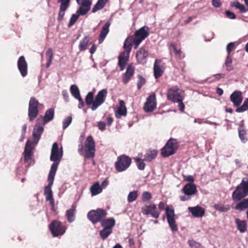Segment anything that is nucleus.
Wrapping results in <instances>:
<instances>
[{
  "mask_svg": "<svg viewBox=\"0 0 248 248\" xmlns=\"http://www.w3.org/2000/svg\"><path fill=\"white\" fill-rule=\"evenodd\" d=\"M54 117V109L52 108L47 109L45 114L43 118V125L52 121Z\"/></svg>",
  "mask_w": 248,
  "mask_h": 248,
  "instance_id": "28",
  "label": "nucleus"
},
{
  "mask_svg": "<svg viewBox=\"0 0 248 248\" xmlns=\"http://www.w3.org/2000/svg\"><path fill=\"white\" fill-rule=\"evenodd\" d=\"M93 93L92 92H89L85 97V103L87 105H93Z\"/></svg>",
  "mask_w": 248,
  "mask_h": 248,
  "instance_id": "39",
  "label": "nucleus"
},
{
  "mask_svg": "<svg viewBox=\"0 0 248 248\" xmlns=\"http://www.w3.org/2000/svg\"><path fill=\"white\" fill-rule=\"evenodd\" d=\"M149 34V28L143 26L135 31L134 37L131 36L126 39L124 44V51L122 52L118 57V64L120 71H123L127 64L132 46L134 45V48L136 49Z\"/></svg>",
  "mask_w": 248,
  "mask_h": 248,
  "instance_id": "1",
  "label": "nucleus"
},
{
  "mask_svg": "<svg viewBox=\"0 0 248 248\" xmlns=\"http://www.w3.org/2000/svg\"><path fill=\"white\" fill-rule=\"evenodd\" d=\"M239 186H248V178L243 179Z\"/></svg>",
  "mask_w": 248,
  "mask_h": 248,
  "instance_id": "60",
  "label": "nucleus"
},
{
  "mask_svg": "<svg viewBox=\"0 0 248 248\" xmlns=\"http://www.w3.org/2000/svg\"><path fill=\"white\" fill-rule=\"evenodd\" d=\"M110 26V22L108 21L103 27L100 33L99 36L98 41L99 44H101L106 37L107 34L109 32V28Z\"/></svg>",
  "mask_w": 248,
  "mask_h": 248,
  "instance_id": "23",
  "label": "nucleus"
},
{
  "mask_svg": "<svg viewBox=\"0 0 248 248\" xmlns=\"http://www.w3.org/2000/svg\"><path fill=\"white\" fill-rule=\"evenodd\" d=\"M248 109V98L246 99L243 105L236 108V111L238 113L243 112Z\"/></svg>",
  "mask_w": 248,
  "mask_h": 248,
  "instance_id": "40",
  "label": "nucleus"
},
{
  "mask_svg": "<svg viewBox=\"0 0 248 248\" xmlns=\"http://www.w3.org/2000/svg\"><path fill=\"white\" fill-rule=\"evenodd\" d=\"M197 187H184L183 191L187 195H193L197 192Z\"/></svg>",
  "mask_w": 248,
  "mask_h": 248,
  "instance_id": "38",
  "label": "nucleus"
},
{
  "mask_svg": "<svg viewBox=\"0 0 248 248\" xmlns=\"http://www.w3.org/2000/svg\"><path fill=\"white\" fill-rule=\"evenodd\" d=\"M188 210L195 217H201L205 214V210L198 205L195 207H189L188 208Z\"/></svg>",
  "mask_w": 248,
  "mask_h": 248,
  "instance_id": "21",
  "label": "nucleus"
},
{
  "mask_svg": "<svg viewBox=\"0 0 248 248\" xmlns=\"http://www.w3.org/2000/svg\"><path fill=\"white\" fill-rule=\"evenodd\" d=\"M119 105L120 107L115 112V116L118 119L121 118L123 116H126L127 113L126 108L124 105V102L123 100H121Z\"/></svg>",
  "mask_w": 248,
  "mask_h": 248,
  "instance_id": "26",
  "label": "nucleus"
},
{
  "mask_svg": "<svg viewBox=\"0 0 248 248\" xmlns=\"http://www.w3.org/2000/svg\"><path fill=\"white\" fill-rule=\"evenodd\" d=\"M79 16L77 13L72 15L69 23L68 24V27L69 28L72 27L76 22L79 17Z\"/></svg>",
  "mask_w": 248,
  "mask_h": 248,
  "instance_id": "43",
  "label": "nucleus"
},
{
  "mask_svg": "<svg viewBox=\"0 0 248 248\" xmlns=\"http://www.w3.org/2000/svg\"><path fill=\"white\" fill-rule=\"evenodd\" d=\"M51 187H45V195L46 196V200L49 201L51 205L53 207L54 206V199L53 198L52 191Z\"/></svg>",
  "mask_w": 248,
  "mask_h": 248,
  "instance_id": "31",
  "label": "nucleus"
},
{
  "mask_svg": "<svg viewBox=\"0 0 248 248\" xmlns=\"http://www.w3.org/2000/svg\"><path fill=\"white\" fill-rule=\"evenodd\" d=\"M232 193V198L234 201H238L248 195V187H236Z\"/></svg>",
  "mask_w": 248,
  "mask_h": 248,
  "instance_id": "16",
  "label": "nucleus"
},
{
  "mask_svg": "<svg viewBox=\"0 0 248 248\" xmlns=\"http://www.w3.org/2000/svg\"><path fill=\"white\" fill-rule=\"evenodd\" d=\"M152 195L150 193L145 191L142 193L141 199L143 202H148L152 199Z\"/></svg>",
  "mask_w": 248,
  "mask_h": 248,
  "instance_id": "51",
  "label": "nucleus"
},
{
  "mask_svg": "<svg viewBox=\"0 0 248 248\" xmlns=\"http://www.w3.org/2000/svg\"><path fill=\"white\" fill-rule=\"evenodd\" d=\"M131 159L128 156L123 155L117 157L115 163V167L118 172H122L126 170L130 166Z\"/></svg>",
  "mask_w": 248,
  "mask_h": 248,
  "instance_id": "9",
  "label": "nucleus"
},
{
  "mask_svg": "<svg viewBox=\"0 0 248 248\" xmlns=\"http://www.w3.org/2000/svg\"><path fill=\"white\" fill-rule=\"evenodd\" d=\"M239 137L243 143H245L247 141V139L246 138L245 135L246 134L245 130L243 129H239Z\"/></svg>",
  "mask_w": 248,
  "mask_h": 248,
  "instance_id": "47",
  "label": "nucleus"
},
{
  "mask_svg": "<svg viewBox=\"0 0 248 248\" xmlns=\"http://www.w3.org/2000/svg\"><path fill=\"white\" fill-rule=\"evenodd\" d=\"M57 2L60 4L57 20L61 21L63 18L65 11L70 6V0H57Z\"/></svg>",
  "mask_w": 248,
  "mask_h": 248,
  "instance_id": "15",
  "label": "nucleus"
},
{
  "mask_svg": "<svg viewBox=\"0 0 248 248\" xmlns=\"http://www.w3.org/2000/svg\"><path fill=\"white\" fill-rule=\"evenodd\" d=\"M62 148L61 147V149H59L57 143H54L52 147L50 156V160L53 162V164L51 166L48 174V183L47 186H52L56 171L62 159Z\"/></svg>",
  "mask_w": 248,
  "mask_h": 248,
  "instance_id": "3",
  "label": "nucleus"
},
{
  "mask_svg": "<svg viewBox=\"0 0 248 248\" xmlns=\"http://www.w3.org/2000/svg\"><path fill=\"white\" fill-rule=\"evenodd\" d=\"M138 77L139 78V80L137 83V88L138 90H140L142 86L145 83L146 80L143 77L140 75L138 76Z\"/></svg>",
  "mask_w": 248,
  "mask_h": 248,
  "instance_id": "49",
  "label": "nucleus"
},
{
  "mask_svg": "<svg viewBox=\"0 0 248 248\" xmlns=\"http://www.w3.org/2000/svg\"><path fill=\"white\" fill-rule=\"evenodd\" d=\"M108 0H98L97 3L92 9L93 13H95L98 10L103 9L106 4Z\"/></svg>",
  "mask_w": 248,
  "mask_h": 248,
  "instance_id": "32",
  "label": "nucleus"
},
{
  "mask_svg": "<svg viewBox=\"0 0 248 248\" xmlns=\"http://www.w3.org/2000/svg\"><path fill=\"white\" fill-rule=\"evenodd\" d=\"M235 42H231L229 43L226 46V51L227 52V55H230V53L231 51L234 50L235 48Z\"/></svg>",
  "mask_w": 248,
  "mask_h": 248,
  "instance_id": "50",
  "label": "nucleus"
},
{
  "mask_svg": "<svg viewBox=\"0 0 248 248\" xmlns=\"http://www.w3.org/2000/svg\"><path fill=\"white\" fill-rule=\"evenodd\" d=\"M70 91L71 94L76 99L80 96L79 90L76 85H72L70 87Z\"/></svg>",
  "mask_w": 248,
  "mask_h": 248,
  "instance_id": "34",
  "label": "nucleus"
},
{
  "mask_svg": "<svg viewBox=\"0 0 248 248\" xmlns=\"http://www.w3.org/2000/svg\"><path fill=\"white\" fill-rule=\"evenodd\" d=\"M112 230L103 228V229L99 232L100 237L103 240L106 239L112 233Z\"/></svg>",
  "mask_w": 248,
  "mask_h": 248,
  "instance_id": "36",
  "label": "nucleus"
},
{
  "mask_svg": "<svg viewBox=\"0 0 248 248\" xmlns=\"http://www.w3.org/2000/svg\"><path fill=\"white\" fill-rule=\"evenodd\" d=\"M115 224V220L113 218H103L101 222V225L102 227L110 230H112Z\"/></svg>",
  "mask_w": 248,
  "mask_h": 248,
  "instance_id": "27",
  "label": "nucleus"
},
{
  "mask_svg": "<svg viewBox=\"0 0 248 248\" xmlns=\"http://www.w3.org/2000/svg\"><path fill=\"white\" fill-rule=\"evenodd\" d=\"M178 147L177 140L170 138L161 150V155L164 157H169L176 152Z\"/></svg>",
  "mask_w": 248,
  "mask_h": 248,
  "instance_id": "6",
  "label": "nucleus"
},
{
  "mask_svg": "<svg viewBox=\"0 0 248 248\" xmlns=\"http://www.w3.org/2000/svg\"><path fill=\"white\" fill-rule=\"evenodd\" d=\"M214 208L216 210L221 212H225L230 209L229 205H224L222 204H215Z\"/></svg>",
  "mask_w": 248,
  "mask_h": 248,
  "instance_id": "35",
  "label": "nucleus"
},
{
  "mask_svg": "<svg viewBox=\"0 0 248 248\" xmlns=\"http://www.w3.org/2000/svg\"><path fill=\"white\" fill-rule=\"evenodd\" d=\"M232 59L230 55H227L225 62V65L227 67V70L228 71H230L233 69L232 65Z\"/></svg>",
  "mask_w": 248,
  "mask_h": 248,
  "instance_id": "41",
  "label": "nucleus"
},
{
  "mask_svg": "<svg viewBox=\"0 0 248 248\" xmlns=\"http://www.w3.org/2000/svg\"><path fill=\"white\" fill-rule=\"evenodd\" d=\"M72 121V117L71 116H68L62 122V128L65 129L71 124Z\"/></svg>",
  "mask_w": 248,
  "mask_h": 248,
  "instance_id": "45",
  "label": "nucleus"
},
{
  "mask_svg": "<svg viewBox=\"0 0 248 248\" xmlns=\"http://www.w3.org/2000/svg\"><path fill=\"white\" fill-rule=\"evenodd\" d=\"M235 209L240 211L248 209V198L244 199L237 203L235 206Z\"/></svg>",
  "mask_w": 248,
  "mask_h": 248,
  "instance_id": "33",
  "label": "nucleus"
},
{
  "mask_svg": "<svg viewBox=\"0 0 248 248\" xmlns=\"http://www.w3.org/2000/svg\"><path fill=\"white\" fill-rule=\"evenodd\" d=\"M166 214L167 221L171 230L173 232L177 231L178 230V228L176 224L174 218L175 214L173 209L172 207H167L166 208Z\"/></svg>",
  "mask_w": 248,
  "mask_h": 248,
  "instance_id": "12",
  "label": "nucleus"
},
{
  "mask_svg": "<svg viewBox=\"0 0 248 248\" xmlns=\"http://www.w3.org/2000/svg\"><path fill=\"white\" fill-rule=\"evenodd\" d=\"M108 94V91L107 89H103L97 93L95 96L93 105L91 107L92 110L94 111L97 108L103 104L106 99Z\"/></svg>",
  "mask_w": 248,
  "mask_h": 248,
  "instance_id": "11",
  "label": "nucleus"
},
{
  "mask_svg": "<svg viewBox=\"0 0 248 248\" xmlns=\"http://www.w3.org/2000/svg\"><path fill=\"white\" fill-rule=\"evenodd\" d=\"M212 4L216 8H219L221 5L220 0H212Z\"/></svg>",
  "mask_w": 248,
  "mask_h": 248,
  "instance_id": "56",
  "label": "nucleus"
},
{
  "mask_svg": "<svg viewBox=\"0 0 248 248\" xmlns=\"http://www.w3.org/2000/svg\"><path fill=\"white\" fill-rule=\"evenodd\" d=\"M226 16L227 18L231 19H234L236 18L235 15L231 11L227 10L225 12Z\"/></svg>",
  "mask_w": 248,
  "mask_h": 248,
  "instance_id": "54",
  "label": "nucleus"
},
{
  "mask_svg": "<svg viewBox=\"0 0 248 248\" xmlns=\"http://www.w3.org/2000/svg\"><path fill=\"white\" fill-rule=\"evenodd\" d=\"M148 56V51L144 48H140L136 54V58L138 62L142 64L146 63Z\"/></svg>",
  "mask_w": 248,
  "mask_h": 248,
  "instance_id": "20",
  "label": "nucleus"
},
{
  "mask_svg": "<svg viewBox=\"0 0 248 248\" xmlns=\"http://www.w3.org/2000/svg\"><path fill=\"white\" fill-rule=\"evenodd\" d=\"M161 61L156 60L154 64V73L155 78L157 79L159 78L163 73L164 69L163 66H161Z\"/></svg>",
  "mask_w": 248,
  "mask_h": 248,
  "instance_id": "22",
  "label": "nucleus"
},
{
  "mask_svg": "<svg viewBox=\"0 0 248 248\" xmlns=\"http://www.w3.org/2000/svg\"><path fill=\"white\" fill-rule=\"evenodd\" d=\"M89 11L90 10H88V9H86V8L80 6L79 8L78 9L76 13L79 16H84L86 15Z\"/></svg>",
  "mask_w": 248,
  "mask_h": 248,
  "instance_id": "52",
  "label": "nucleus"
},
{
  "mask_svg": "<svg viewBox=\"0 0 248 248\" xmlns=\"http://www.w3.org/2000/svg\"><path fill=\"white\" fill-rule=\"evenodd\" d=\"M90 191L93 196H95L102 191V187H91Z\"/></svg>",
  "mask_w": 248,
  "mask_h": 248,
  "instance_id": "48",
  "label": "nucleus"
},
{
  "mask_svg": "<svg viewBox=\"0 0 248 248\" xmlns=\"http://www.w3.org/2000/svg\"><path fill=\"white\" fill-rule=\"evenodd\" d=\"M188 244L191 248H200L201 245L200 243L196 242V241L192 240L188 241Z\"/></svg>",
  "mask_w": 248,
  "mask_h": 248,
  "instance_id": "53",
  "label": "nucleus"
},
{
  "mask_svg": "<svg viewBox=\"0 0 248 248\" xmlns=\"http://www.w3.org/2000/svg\"><path fill=\"white\" fill-rule=\"evenodd\" d=\"M137 197L138 195L137 191L130 192L128 195L127 201L129 202H132L137 199Z\"/></svg>",
  "mask_w": 248,
  "mask_h": 248,
  "instance_id": "44",
  "label": "nucleus"
},
{
  "mask_svg": "<svg viewBox=\"0 0 248 248\" xmlns=\"http://www.w3.org/2000/svg\"><path fill=\"white\" fill-rule=\"evenodd\" d=\"M135 160L138 168L140 170H144L145 168V163L144 162V161L145 160L144 159H142L138 157L135 158Z\"/></svg>",
  "mask_w": 248,
  "mask_h": 248,
  "instance_id": "42",
  "label": "nucleus"
},
{
  "mask_svg": "<svg viewBox=\"0 0 248 248\" xmlns=\"http://www.w3.org/2000/svg\"><path fill=\"white\" fill-rule=\"evenodd\" d=\"M230 100L234 106H239L243 100L241 92L239 91L233 92L230 95Z\"/></svg>",
  "mask_w": 248,
  "mask_h": 248,
  "instance_id": "19",
  "label": "nucleus"
},
{
  "mask_svg": "<svg viewBox=\"0 0 248 248\" xmlns=\"http://www.w3.org/2000/svg\"><path fill=\"white\" fill-rule=\"evenodd\" d=\"M158 154L156 150H149L146 152L144 156V160L146 161H151L155 158Z\"/></svg>",
  "mask_w": 248,
  "mask_h": 248,
  "instance_id": "30",
  "label": "nucleus"
},
{
  "mask_svg": "<svg viewBox=\"0 0 248 248\" xmlns=\"http://www.w3.org/2000/svg\"><path fill=\"white\" fill-rule=\"evenodd\" d=\"M18 69L23 77H25L28 74V65L23 56H20L17 61Z\"/></svg>",
  "mask_w": 248,
  "mask_h": 248,
  "instance_id": "18",
  "label": "nucleus"
},
{
  "mask_svg": "<svg viewBox=\"0 0 248 248\" xmlns=\"http://www.w3.org/2000/svg\"><path fill=\"white\" fill-rule=\"evenodd\" d=\"M171 46H172L173 50L176 55H178L180 54L181 50L180 49H177L175 45L171 44Z\"/></svg>",
  "mask_w": 248,
  "mask_h": 248,
  "instance_id": "61",
  "label": "nucleus"
},
{
  "mask_svg": "<svg viewBox=\"0 0 248 248\" xmlns=\"http://www.w3.org/2000/svg\"><path fill=\"white\" fill-rule=\"evenodd\" d=\"M76 99H78L79 102V103L78 105V108L79 109L82 108L84 106V101H83L82 98H81V97L80 96Z\"/></svg>",
  "mask_w": 248,
  "mask_h": 248,
  "instance_id": "57",
  "label": "nucleus"
},
{
  "mask_svg": "<svg viewBox=\"0 0 248 248\" xmlns=\"http://www.w3.org/2000/svg\"><path fill=\"white\" fill-rule=\"evenodd\" d=\"M43 124L40 125L37 122L34 126L32 132L33 140H28L26 142L23 152L24 162L26 167H29L34 164L33 150L35 145L38 143L44 131Z\"/></svg>",
  "mask_w": 248,
  "mask_h": 248,
  "instance_id": "2",
  "label": "nucleus"
},
{
  "mask_svg": "<svg viewBox=\"0 0 248 248\" xmlns=\"http://www.w3.org/2000/svg\"><path fill=\"white\" fill-rule=\"evenodd\" d=\"M91 37L89 35H86L83 39H82L78 46L79 51H82L86 50L87 46L92 43L90 42Z\"/></svg>",
  "mask_w": 248,
  "mask_h": 248,
  "instance_id": "29",
  "label": "nucleus"
},
{
  "mask_svg": "<svg viewBox=\"0 0 248 248\" xmlns=\"http://www.w3.org/2000/svg\"><path fill=\"white\" fill-rule=\"evenodd\" d=\"M156 108V97L155 93L151 94L144 103V110L146 112L153 111Z\"/></svg>",
  "mask_w": 248,
  "mask_h": 248,
  "instance_id": "13",
  "label": "nucleus"
},
{
  "mask_svg": "<svg viewBox=\"0 0 248 248\" xmlns=\"http://www.w3.org/2000/svg\"><path fill=\"white\" fill-rule=\"evenodd\" d=\"M39 104V103L35 97H31V98L28 108V116L31 122L33 121L38 114Z\"/></svg>",
  "mask_w": 248,
  "mask_h": 248,
  "instance_id": "10",
  "label": "nucleus"
},
{
  "mask_svg": "<svg viewBox=\"0 0 248 248\" xmlns=\"http://www.w3.org/2000/svg\"><path fill=\"white\" fill-rule=\"evenodd\" d=\"M241 3L238 1H235L234 2H232L231 3V6L232 7H235L236 9H238L239 7V6L240 5Z\"/></svg>",
  "mask_w": 248,
  "mask_h": 248,
  "instance_id": "62",
  "label": "nucleus"
},
{
  "mask_svg": "<svg viewBox=\"0 0 248 248\" xmlns=\"http://www.w3.org/2000/svg\"><path fill=\"white\" fill-rule=\"evenodd\" d=\"M62 94L63 96L64 99L66 101H68L69 95L67 91L66 90H63L62 92Z\"/></svg>",
  "mask_w": 248,
  "mask_h": 248,
  "instance_id": "64",
  "label": "nucleus"
},
{
  "mask_svg": "<svg viewBox=\"0 0 248 248\" xmlns=\"http://www.w3.org/2000/svg\"><path fill=\"white\" fill-rule=\"evenodd\" d=\"M238 9H239L240 10V12L242 13H245L247 11V9L245 8V7L243 5H242L241 4L239 6V7L238 8Z\"/></svg>",
  "mask_w": 248,
  "mask_h": 248,
  "instance_id": "63",
  "label": "nucleus"
},
{
  "mask_svg": "<svg viewBox=\"0 0 248 248\" xmlns=\"http://www.w3.org/2000/svg\"><path fill=\"white\" fill-rule=\"evenodd\" d=\"M76 212V205L73 204L71 208L66 211V217L68 222L71 223L75 219V215Z\"/></svg>",
  "mask_w": 248,
  "mask_h": 248,
  "instance_id": "25",
  "label": "nucleus"
},
{
  "mask_svg": "<svg viewBox=\"0 0 248 248\" xmlns=\"http://www.w3.org/2000/svg\"><path fill=\"white\" fill-rule=\"evenodd\" d=\"M184 91L177 86H173L168 90L167 92L168 99L173 102L183 101L184 99Z\"/></svg>",
  "mask_w": 248,
  "mask_h": 248,
  "instance_id": "7",
  "label": "nucleus"
},
{
  "mask_svg": "<svg viewBox=\"0 0 248 248\" xmlns=\"http://www.w3.org/2000/svg\"><path fill=\"white\" fill-rule=\"evenodd\" d=\"M107 215V211L101 208L90 211L87 214L89 220L93 224L101 222Z\"/></svg>",
  "mask_w": 248,
  "mask_h": 248,
  "instance_id": "5",
  "label": "nucleus"
},
{
  "mask_svg": "<svg viewBox=\"0 0 248 248\" xmlns=\"http://www.w3.org/2000/svg\"><path fill=\"white\" fill-rule=\"evenodd\" d=\"M141 212L143 215H150L155 218H158L160 213L157 211V207L155 204L145 205L141 209Z\"/></svg>",
  "mask_w": 248,
  "mask_h": 248,
  "instance_id": "14",
  "label": "nucleus"
},
{
  "mask_svg": "<svg viewBox=\"0 0 248 248\" xmlns=\"http://www.w3.org/2000/svg\"><path fill=\"white\" fill-rule=\"evenodd\" d=\"M77 2L80 6L90 10L92 2L90 0H77Z\"/></svg>",
  "mask_w": 248,
  "mask_h": 248,
  "instance_id": "37",
  "label": "nucleus"
},
{
  "mask_svg": "<svg viewBox=\"0 0 248 248\" xmlns=\"http://www.w3.org/2000/svg\"><path fill=\"white\" fill-rule=\"evenodd\" d=\"M46 56L49 58V59H53V54L51 48H48L46 52Z\"/></svg>",
  "mask_w": 248,
  "mask_h": 248,
  "instance_id": "58",
  "label": "nucleus"
},
{
  "mask_svg": "<svg viewBox=\"0 0 248 248\" xmlns=\"http://www.w3.org/2000/svg\"><path fill=\"white\" fill-rule=\"evenodd\" d=\"M184 179L185 181L189 182L188 183L186 184L184 186H196L193 183L194 178L192 175L184 176Z\"/></svg>",
  "mask_w": 248,
  "mask_h": 248,
  "instance_id": "46",
  "label": "nucleus"
},
{
  "mask_svg": "<svg viewBox=\"0 0 248 248\" xmlns=\"http://www.w3.org/2000/svg\"><path fill=\"white\" fill-rule=\"evenodd\" d=\"M235 223L237 229L241 233H244L247 230L248 224L246 220H241L238 218L235 219Z\"/></svg>",
  "mask_w": 248,
  "mask_h": 248,
  "instance_id": "24",
  "label": "nucleus"
},
{
  "mask_svg": "<svg viewBox=\"0 0 248 248\" xmlns=\"http://www.w3.org/2000/svg\"><path fill=\"white\" fill-rule=\"evenodd\" d=\"M135 68L132 63L128 64L125 72L122 77V81L124 84H127L134 75Z\"/></svg>",
  "mask_w": 248,
  "mask_h": 248,
  "instance_id": "17",
  "label": "nucleus"
},
{
  "mask_svg": "<svg viewBox=\"0 0 248 248\" xmlns=\"http://www.w3.org/2000/svg\"><path fill=\"white\" fill-rule=\"evenodd\" d=\"M49 229L53 237H58L65 233L66 227L61 222L53 220L49 225Z\"/></svg>",
  "mask_w": 248,
  "mask_h": 248,
  "instance_id": "8",
  "label": "nucleus"
},
{
  "mask_svg": "<svg viewBox=\"0 0 248 248\" xmlns=\"http://www.w3.org/2000/svg\"><path fill=\"white\" fill-rule=\"evenodd\" d=\"M78 153L81 155H84L86 158H93L94 156L95 151V142L92 136L87 137L84 146L80 143L78 146Z\"/></svg>",
  "mask_w": 248,
  "mask_h": 248,
  "instance_id": "4",
  "label": "nucleus"
},
{
  "mask_svg": "<svg viewBox=\"0 0 248 248\" xmlns=\"http://www.w3.org/2000/svg\"><path fill=\"white\" fill-rule=\"evenodd\" d=\"M176 103H178V107L179 108L180 110L181 111H182V112H184L185 107V105L183 103V101H176Z\"/></svg>",
  "mask_w": 248,
  "mask_h": 248,
  "instance_id": "59",
  "label": "nucleus"
},
{
  "mask_svg": "<svg viewBox=\"0 0 248 248\" xmlns=\"http://www.w3.org/2000/svg\"><path fill=\"white\" fill-rule=\"evenodd\" d=\"M97 126L98 129L102 131H103L106 129V124L104 122H99L97 124Z\"/></svg>",
  "mask_w": 248,
  "mask_h": 248,
  "instance_id": "55",
  "label": "nucleus"
}]
</instances>
